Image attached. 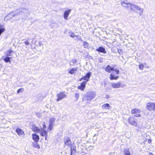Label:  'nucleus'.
Wrapping results in <instances>:
<instances>
[{
    "instance_id": "f257e3e1",
    "label": "nucleus",
    "mask_w": 155,
    "mask_h": 155,
    "mask_svg": "<svg viewBox=\"0 0 155 155\" xmlns=\"http://www.w3.org/2000/svg\"><path fill=\"white\" fill-rule=\"evenodd\" d=\"M121 5L124 7L130 8V9L136 11L141 15L143 13V9L135 5H132L129 3H126L124 2H121Z\"/></svg>"
},
{
    "instance_id": "f03ea898",
    "label": "nucleus",
    "mask_w": 155,
    "mask_h": 155,
    "mask_svg": "<svg viewBox=\"0 0 155 155\" xmlns=\"http://www.w3.org/2000/svg\"><path fill=\"white\" fill-rule=\"evenodd\" d=\"M46 127V126L45 124H43V127L41 128L40 129L38 128V127H37L35 125H33L32 128V130L33 131L35 132L36 133H39L40 134V132L42 130V129H45Z\"/></svg>"
},
{
    "instance_id": "7ed1b4c3",
    "label": "nucleus",
    "mask_w": 155,
    "mask_h": 155,
    "mask_svg": "<svg viewBox=\"0 0 155 155\" xmlns=\"http://www.w3.org/2000/svg\"><path fill=\"white\" fill-rule=\"evenodd\" d=\"M66 96V95L65 92H60L57 95V101H58L64 98Z\"/></svg>"
},
{
    "instance_id": "20e7f679",
    "label": "nucleus",
    "mask_w": 155,
    "mask_h": 155,
    "mask_svg": "<svg viewBox=\"0 0 155 155\" xmlns=\"http://www.w3.org/2000/svg\"><path fill=\"white\" fill-rule=\"evenodd\" d=\"M141 112V111L140 110L135 108L133 110H132L131 111V113L132 114H135L134 115V117H140V113Z\"/></svg>"
},
{
    "instance_id": "39448f33",
    "label": "nucleus",
    "mask_w": 155,
    "mask_h": 155,
    "mask_svg": "<svg viewBox=\"0 0 155 155\" xmlns=\"http://www.w3.org/2000/svg\"><path fill=\"white\" fill-rule=\"evenodd\" d=\"M55 118L53 117H51L49 119V125L48 128L49 129L50 131L52 129L54 123L55 121Z\"/></svg>"
},
{
    "instance_id": "423d86ee",
    "label": "nucleus",
    "mask_w": 155,
    "mask_h": 155,
    "mask_svg": "<svg viewBox=\"0 0 155 155\" xmlns=\"http://www.w3.org/2000/svg\"><path fill=\"white\" fill-rule=\"evenodd\" d=\"M105 70L107 72H110L112 71H114L116 74H118L119 73V71L118 70L115 69H114L110 67L109 65L107 66L105 68Z\"/></svg>"
},
{
    "instance_id": "0eeeda50",
    "label": "nucleus",
    "mask_w": 155,
    "mask_h": 155,
    "mask_svg": "<svg viewBox=\"0 0 155 155\" xmlns=\"http://www.w3.org/2000/svg\"><path fill=\"white\" fill-rule=\"evenodd\" d=\"M128 121L130 124L136 127L138 126L137 123L134 117H130L128 119Z\"/></svg>"
},
{
    "instance_id": "6e6552de",
    "label": "nucleus",
    "mask_w": 155,
    "mask_h": 155,
    "mask_svg": "<svg viewBox=\"0 0 155 155\" xmlns=\"http://www.w3.org/2000/svg\"><path fill=\"white\" fill-rule=\"evenodd\" d=\"M71 11V10L69 8L67 9L64 11L63 16L65 20H68V16Z\"/></svg>"
},
{
    "instance_id": "1a4fd4ad",
    "label": "nucleus",
    "mask_w": 155,
    "mask_h": 155,
    "mask_svg": "<svg viewBox=\"0 0 155 155\" xmlns=\"http://www.w3.org/2000/svg\"><path fill=\"white\" fill-rule=\"evenodd\" d=\"M91 75V74L90 73H88L87 74L84 76L83 78H81L80 79L79 81H81L83 80H86L85 81H86V82L89 81V80Z\"/></svg>"
},
{
    "instance_id": "9d476101",
    "label": "nucleus",
    "mask_w": 155,
    "mask_h": 155,
    "mask_svg": "<svg viewBox=\"0 0 155 155\" xmlns=\"http://www.w3.org/2000/svg\"><path fill=\"white\" fill-rule=\"evenodd\" d=\"M111 86L113 88H119L121 87V83L118 82L116 83H112L111 84Z\"/></svg>"
},
{
    "instance_id": "9b49d317",
    "label": "nucleus",
    "mask_w": 155,
    "mask_h": 155,
    "mask_svg": "<svg viewBox=\"0 0 155 155\" xmlns=\"http://www.w3.org/2000/svg\"><path fill=\"white\" fill-rule=\"evenodd\" d=\"M40 135L42 136L45 137V140H47L48 137V133L45 129H42L40 132Z\"/></svg>"
},
{
    "instance_id": "f8f14e48",
    "label": "nucleus",
    "mask_w": 155,
    "mask_h": 155,
    "mask_svg": "<svg viewBox=\"0 0 155 155\" xmlns=\"http://www.w3.org/2000/svg\"><path fill=\"white\" fill-rule=\"evenodd\" d=\"M86 84V81H83L81 83V85L78 87V88L82 91H83L85 88Z\"/></svg>"
},
{
    "instance_id": "ddd939ff",
    "label": "nucleus",
    "mask_w": 155,
    "mask_h": 155,
    "mask_svg": "<svg viewBox=\"0 0 155 155\" xmlns=\"http://www.w3.org/2000/svg\"><path fill=\"white\" fill-rule=\"evenodd\" d=\"M32 139L35 142H38L39 140V136L35 134H33L32 135Z\"/></svg>"
},
{
    "instance_id": "4468645a",
    "label": "nucleus",
    "mask_w": 155,
    "mask_h": 155,
    "mask_svg": "<svg viewBox=\"0 0 155 155\" xmlns=\"http://www.w3.org/2000/svg\"><path fill=\"white\" fill-rule=\"evenodd\" d=\"M76 147L74 145L72 144L71 146V153L70 155L74 154L75 153Z\"/></svg>"
},
{
    "instance_id": "2eb2a0df",
    "label": "nucleus",
    "mask_w": 155,
    "mask_h": 155,
    "mask_svg": "<svg viewBox=\"0 0 155 155\" xmlns=\"http://www.w3.org/2000/svg\"><path fill=\"white\" fill-rule=\"evenodd\" d=\"M78 69L77 68H73L71 69L68 71V73L73 74H75L77 71Z\"/></svg>"
},
{
    "instance_id": "dca6fc26",
    "label": "nucleus",
    "mask_w": 155,
    "mask_h": 155,
    "mask_svg": "<svg viewBox=\"0 0 155 155\" xmlns=\"http://www.w3.org/2000/svg\"><path fill=\"white\" fill-rule=\"evenodd\" d=\"M65 144L67 146H71V142L69 138H67L64 140Z\"/></svg>"
},
{
    "instance_id": "f3484780",
    "label": "nucleus",
    "mask_w": 155,
    "mask_h": 155,
    "mask_svg": "<svg viewBox=\"0 0 155 155\" xmlns=\"http://www.w3.org/2000/svg\"><path fill=\"white\" fill-rule=\"evenodd\" d=\"M95 96V94L94 93H92V94H91L90 95L87 96V100H89L93 99Z\"/></svg>"
},
{
    "instance_id": "a211bd4d",
    "label": "nucleus",
    "mask_w": 155,
    "mask_h": 155,
    "mask_svg": "<svg viewBox=\"0 0 155 155\" xmlns=\"http://www.w3.org/2000/svg\"><path fill=\"white\" fill-rule=\"evenodd\" d=\"M97 51L100 52H102L104 53H106V51L105 49L103 47H100L96 49Z\"/></svg>"
},
{
    "instance_id": "6ab92c4d",
    "label": "nucleus",
    "mask_w": 155,
    "mask_h": 155,
    "mask_svg": "<svg viewBox=\"0 0 155 155\" xmlns=\"http://www.w3.org/2000/svg\"><path fill=\"white\" fill-rule=\"evenodd\" d=\"M110 79L111 80H117L118 78V77L117 76H115L114 75L113 73H112L110 75Z\"/></svg>"
},
{
    "instance_id": "aec40b11",
    "label": "nucleus",
    "mask_w": 155,
    "mask_h": 155,
    "mask_svg": "<svg viewBox=\"0 0 155 155\" xmlns=\"http://www.w3.org/2000/svg\"><path fill=\"white\" fill-rule=\"evenodd\" d=\"M102 107L103 109H109L110 106L108 104H105L102 106Z\"/></svg>"
},
{
    "instance_id": "412c9836",
    "label": "nucleus",
    "mask_w": 155,
    "mask_h": 155,
    "mask_svg": "<svg viewBox=\"0 0 155 155\" xmlns=\"http://www.w3.org/2000/svg\"><path fill=\"white\" fill-rule=\"evenodd\" d=\"M13 16L12 15H10V13L7 15V16H6L4 19V20L5 21H7L10 19L12 18L13 17Z\"/></svg>"
},
{
    "instance_id": "4be33fe9",
    "label": "nucleus",
    "mask_w": 155,
    "mask_h": 155,
    "mask_svg": "<svg viewBox=\"0 0 155 155\" xmlns=\"http://www.w3.org/2000/svg\"><path fill=\"white\" fill-rule=\"evenodd\" d=\"M13 53V51L11 50H9L7 51L6 53V56H11L12 54V53Z\"/></svg>"
},
{
    "instance_id": "5701e85b",
    "label": "nucleus",
    "mask_w": 155,
    "mask_h": 155,
    "mask_svg": "<svg viewBox=\"0 0 155 155\" xmlns=\"http://www.w3.org/2000/svg\"><path fill=\"white\" fill-rule=\"evenodd\" d=\"M32 146L38 149H39L40 148V146L36 143H33Z\"/></svg>"
},
{
    "instance_id": "b1692460",
    "label": "nucleus",
    "mask_w": 155,
    "mask_h": 155,
    "mask_svg": "<svg viewBox=\"0 0 155 155\" xmlns=\"http://www.w3.org/2000/svg\"><path fill=\"white\" fill-rule=\"evenodd\" d=\"M5 30V28L3 27V25H2V27L0 28V35H1V34Z\"/></svg>"
},
{
    "instance_id": "393cba45",
    "label": "nucleus",
    "mask_w": 155,
    "mask_h": 155,
    "mask_svg": "<svg viewBox=\"0 0 155 155\" xmlns=\"http://www.w3.org/2000/svg\"><path fill=\"white\" fill-rule=\"evenodd\" d=\"M3 60L5 61L6 62H10V58L8 57H7L5 58H3Z\"/></svg>"
},
{
    "instance_id": "a878e982",
    "label": "nucleus",
    "mask_w": 155,
    "mask_h": 155,
    "mask_svg": "<svg viewBox=\"0 0 155 155\" xmlns=\"http://www.w3.org/2000/svg\"><path fill=\"white\" fill-rule=\"evenodd\" d=\"M125 155H127L129 154L130 153L129 151V149H126L124 150V151Z\"/></svg>"
},
{
    "instance_id": "bb28decb",
    "label": "nucleus",
    "mask_w": 155,
    "mask_h": 155,
    "mask_svg": "<svg viewBox=\"0 0 155 155\" xmlns=\"http://www.w3.org/2000/svg\"><path fill=\"white\" fill-rule=\"evenodd\" d=\"M84 46L85 48H88V43L86 42H84Z\"/></svg>"
},
{
    "instance_id": "cd10ccee",
    "label": "nucleus",
    "mask_w": 155,
    "mask_h": 155,
    "mask_svg": "<svg viewBox=\"0 0 155 155\" xmlns=\"http://www.w3.org/2000/svg\"><path fill=\"white\" fill-rule=\"evenodd\" d=\"M24 132L21 130L20 129V136L23 137L25 136Z\"/></svg>"
},
{
    "instance_id": "c85d7f7f",
    "label": "nucleus",
    "mask_w": 155,
    "mask_h": 155,
    "mask_svg": "<svg viewBox=\"0 0 155 155\" xmlns=\"http://www.w3.org/2000/svg\"><path fill=\"white\" fill-rule=\"evenodd\" d=\"M70 36L72 38H74L76 39L75 37L76 35H75V34L74 33H71L70 34Z\"/></svg>"
},
{
    "instance_id": "c756f323",
    "label": "nucleus",
    "mask_w": 155,
    "mask_h": 155,
    "mask_svg": "<svg viewBox=\"0 0 155 155\" xmlns=\"http://www.w3.org/2000/svg\"><path fill=\"white\" fill-rule=\"evenodd\" d=\"M79 94L78 93H76L75 94V96L77 100L79 98Z\"/></svg>"
},
{
    "instance_id": "7c9ffc66",
    "label": "nucleus",
    "mask_w": 155,
    "mask_h": 155,
    "mask_svg": "<svg viewBox=\"0 0 155 155\" xmlns=\"http://www.w3.org/2000/svg\"><path fill=\"white\" fill-rule=\"evenodd\" d=\"M139 68L141 70H143V64H140L139 66Z\"/></svg>"
},
{
    "instance_id": "2f4dec72",
    "label": "nucleus",
    "mask_w": 155,
    "mask_h": 155,
    "mask_svg": "<svg viewBox=\"0 0 155 155\" xmlns=\"http://www.w3.org/2000/svg\"><path fill=\"white\" fill-rule=\"evenodd\" d=\"M76 37L77 38V39H78L79 40H80L81 41H82V40L81 37L80 36H79L78 35L76 36Z\"/></svg>"
},
{
    "instance_id": "473e14b6",
    "label": "nucleus",
    "mask_w": 155,
    "mask_h": 155,
    "mask_svg": "<svg viewBox=\"0 0 155 155\" xmlns=\"http://www.w3.org/2000/svg\"><path fill=\"white\" fill-rule=\"evenodd\" d=\"M17 14H15L14 12H12L10 13V15H12L13 17L15 16V15H16Z\"/></svg>"
},
{
    "instance_id": "72a5a7b5",
    "label": "nucleus",
    "mask_w": 155,
    "mask_h": 155,
    "mask_svg": "<svg viewBox=\"0 0 155 155\" xmlns=\"http://www.w3.org/2000/svg\"><path fill=\"white\" fill-rule=\"evenodd\" d=\"M71 62L73 64L77 62V60L75 59H73L71 60Z\"/></svg>"
},
{
    "instance_id": "f704fd0d",
    "label": "nucleus",
    "mask_w": 155,
    "mask_h": 155,
    "mask_svg": "<svg viewBox=\"0 0 155 155\" xmlns=\"http://www.w3.org/2000/svg\"><path fill=\"white\" fill-rule=\"evenodd\" d=\"M24 42L26 45H28L29 44L28 41H25Z\"/></svg>"
},
{
    "instance_id": "c9c22d12",
    "label": "nucleus",
    "mask_w": 155,
    "mask_h": 155,
    "mask_svg": "<svg viewBox=\"0 0 155 155\" xmlns=\"http://www.w3.org/2000/svg\"><path fill=\"white\" fill-rule=\"evenodd\" d=\"M118 52L119 53V54H121L122 53V51H121V49H118Z\"/></svg>"
},
{
    "instance_id": "e433bc0d",
    "label": "nucleus",
    "mask_w": 155,
    "mask_h": 155,
    "mask_svg": "<svg viewBox=\"0 0 155 155\" xmlns=\"http://www.w3.org/2000/svg\"><path fill=\"white\" fill-rule=\"evenodd\" d=\"M19 129H17L16 130V131L17 132V133L18 134H19Z\"/></svg>"
},
{
    "instance_id": "4c0bfd02",
    "label": "nucleus",
    "mask_w": 155,
    "mask_h": 155,
    "mask_svg": "<svg viewBox=\"0 0 155 155\" xmlns=\"http://www.w3.org/2000/svg\"><path fill=\"white\" fill-rule=\"evenodd\" d=\"M24 91V89L23 88H20V92H22Z\"/></svg>"
},
{
    "instance_id": "58836bf2",
    "label": "nucleus",
    "mask_w": 155,
    "mask_h": 155,
    "mask_svg": "<svg viewBox=\"0 0 155 155\" xmlns=\"http://www.w3.org/2000/svg\"><path fill=\"white\" fill-rule=\"evenodd\" d=\"M151 140L150 139L148 140V142L149 143H151Z\"/></svg>"
},
{
    "instance_id": "ea45409f",
    "label": "nucleus",
    "mask_w": 155,
    "mask_h": 155,
    "mask_svg": "<svg viewBox=\"0 0 155 155\" xmlns=\"http://www.w3.org/2000/svg\"><path fill=\"white\" fill-rule=\"evenodd\" d=\"M106 98H109V95H106Z\"/></svg>"
},
{
    "instance_id": "a19ab883",
    "label": "nucleus",
    "mask_w": 155,
    "mask_h": 155,
    "mask_svg": "<svg viewBox=\"0 0 155 155\" xmlns=\"http://www.w3.org/2000/svg\"><path fill=\"white\" fill-rule=\"evenodd\" d=\"M149 155H154V154L152 153H150Z\"/></svg>"
},
{
    "instance_id": "79ce46f5",
    "label": "nucleus",
    "mask_w": 155,
    "mask_h": 155,
    "mask_svg": "<svg viewBox=\"0 0 155 155\" xmlns=\"http://www.w3.org/2000/svg\"><path fill=\"white\" fill-rule=\"evenodd\" d=\"M89 147H91V148L93 149L94 148V146H90Z\"/></svg>"
},
{
    "instance_id": "37998d69",
    "label": "nucleus",
    "mask_w": 155,
    "mask_h": 155,
    "mask_svg": "<svg viewBox=\"0 0 155 155\" xmlns=\"http://www.w3.org/2000/svg\"><path fill=\"white\" fill-rule=\"evenodd\" d=\"M19 89L18 90V91H17L18 92H19Z\"/></svg>"
},
{
    "instance_id": "c03bdc74",
    "label": "nucleus",
    "mask_w": 155,
    "mask_h": 155,
    "mask_svg": "<svg viewBox=\"0 0 155 155\" xmlns=\"http://www.w3.org/2000/svg\"><path fill=\"white\" fill-rule=\"evenodd\" d=\"M2 27V25L0 24V28H1Z\"/></svg>"
},
{
    "instance_id": "a18cd8bd",
    "label": "nucleus",
    "mask_w": 155,
    "mask_h": 155,
    "mask_svg": "<svg viewBox=\"0 0 155 155\" xmlns=\"http://www.w3.org/2000/svg\"><path fill=\"white\" fill-rule=\"evenodd\" d=\"M130 155V153L128 155Z\"/></svg>"
},
{
    "instance_id": "49530a36",
    "label": "nucleus",
    "mask_w": 155,
    "mask_h": 155,
    "mask_svg": "<svg viewBox=\"0 0 155 155\" xmlns=\"http://www.w3.org/2000/svg\"><path fill=\"white\" fill-rule=\"evenodd\" d=\"M75 38H76V39H75L76 40L77 39V38L75 37Z\"/></svg>"
}]
</instances>
